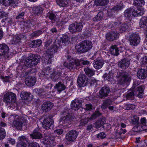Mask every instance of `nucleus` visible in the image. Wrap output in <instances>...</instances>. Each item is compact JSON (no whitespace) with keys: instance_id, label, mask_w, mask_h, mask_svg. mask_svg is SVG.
Instances as JSON below:
<instances>
[{"instance_id":"f257e3e1","label":"nucleus","mask_w":147,"mask_h":147,"mask_svg":"<svg viewBox=\"0 0 147 147\" xmlns=\"http://www.w3.org/2000/svg\"><path fill=\"white\" fill-rule=\"evenodd\" d=\"M69 110L67 108H65L62 113V114L64 116L61 117L59 119L60 123L62 122L67 126L72 123L73 121L76 119L74 116L71 115L69 113Z\"/></svg>"},{"instance_id":"f03ea898","label":"nucleus","mask_w":147,"mask_h":147,"mask_svg":"<svg viewBox=\"0 0 147 147\" xmlns=\"http://www.w3.org/2000/svg\"><path fill=\"white\" fill-rule=\"evenodd\" d=\"M9 120L13 125L18 129H22V125L24 122V118L18 115H11L8 119Z\"/></svg>"},{"instance_id":"7ed1b4c3","label":"nucleus","mask_w":147,"mask_h":147,"mask_svg":"<svg viewBox=\"0 0 147 147\" xmlns=\"http://www.w3.org/2000/svg\"><path fill=\"white\" fill-rule=\"evenodd\" d=\"M40 56L36 54H31L29 57L26 58L24 64L26 66L30 67L35 66L39 62Z\"/></svg>"},{"instance_id":"20e7f679","label":"nucleus","mask_w":147,"mask_h":147,"mask_svg":"<svg viewBox=\"0 0 147 147\" xmlns=\"http://www.w3.org/2000/svg\"><path fill=\"white\" fill-rule=\"evenodd\" d=\"M92 47V44L89 40L84 41L77 45L76 49L78 52L81 53L86 52L91 49Z\"/></svg>"},{"instance_id":"39448f33","label":"nucleus","mask_w":147,"mask_h":147,"mask_svg":"<svg viewBox=\"0 0 147 147\" xmlns=\"http://www.w3.org/2000/svg\"><path fill=\"white\" fill-rule=\"evenodd\" d=\"M119 83L120 84H123L131 80V76L127 72L121 71L118 73Z\"/></svg>"},{"instance_id":"423d86ee","label":"nucleus","mask_w":147,"mask_h":147,"mask_svg":"<svg viewBox=\"0 0 147 147\" xmlns=\"http://www.w3.org/2000/svg\"><path fill=\"white\" fill-rule=\"evenodd\" d=\"M67 59L69 61V63L66 66V67L70 70L74 71L79 69V60L74 59L69 56H67Z\"/></svg>"},{"instance_id":"0eeeda50","label":"nucleus","mask_w":147,"mask_h":147,"mask_svg":"<svg viewBox=\"0 0 147 147\" xmlns=\"http://www.w3.org/2000/svg\"><path fill=\"white\" fill-rule=\"evenodd\" d=\"M129 36V42L130 45L135 46H137L139 44L140 38L138 33H133L130 35Z\"/></svg>"},{"instance_id":"6e6552de","label":"nucleus","mask_w":147,"mask_h":147,"mask_svg":"<svg viewBox=\"0 0 147 147\" xmlns=\"http://www.w3.org/2000/svg\"><path fill=\"white\" fill-rule=\"evenodd\" d=\"M16 100V96L15 94L8 92L5 94L3 98L4 102L7 105L11 103H15Z\"/></svg>"},{"instance_id":"1a4fd4ad","label":"nucleus","mask_w":147,"mask_h":147,"mask_svg":"<svg viewBox=\"0 0 147 147\" xmlns=\"http://www.w3.org/2000/svg\"><path fill=\"white\" fill-rule=\"evenodd\" d=\"M83 27V25L81 23L75 22L69 25V29L70 32H78L82 30Z\"/></svg>"},{"instance_id":"9d476101","label":"nucleus","mask_w":147,"mask_h":147,"mask_svg":"<svg viewBox=\"0 0 147 147\" xmlns=\"http://www.w3.org/2000/svg\"><path fill=\"white\" fill-rule=\"evenodd\" d=\"M111 90L109 87L107 86H105L101 88L98 94V97L102 99L108 96Z\"/></svg>"},{"instance_id":"9b49d317","label":"nucleus","mask_w":147,"mask_h":147,"mask_svg":"<svg viewBox=\"0 0 147 147\" xmlns=\"http://www.w3.org/2000/svg\"><path fill=\"white\" fill-rule=\"evenodd\" d=\"M9 48L5 44H0V56L5 59L9 58Z\"/></svg>"},{"instance_id":"f8f14e48","label":"nucleus","mask_w":147,"mask_h":147,"mask_svg":"<svg viewBox=\"0 0 147 147\" xmlns=\"http://www.w3.org/2000/svg\"><path fill=\"white\" fill-rule=\"evenodd\" d=\"M62 69H59V70H55L53 69L52 73L51 74L50 77L52 81L56 82L58 79H62Z\"/></svg>"},{"instance_id":"ddd939ff","label":"nucleus","mask_w":147,"mask_h":147,"mask_svg":"<svg viewBox=\"0 0 147 147\" xmlns=\"http://www.w3.org/2000/svg\"><path fill=\"white\" fill-rule=\"evenodd\" d=\"M42 126L43 128L47 130L53 128L54 126L53 121L50 118H46L43 121Z\"/></svg>"},{"instance_id":"4468645a","label":"nucleus","mask_w":147,"mask_h":147,"mask_svg":"<svg viewBox=\"0 0 147 147\" xmlns=\"http://www.w3.org/2000/svg\"><path fill=\"white\" fill-rule=\"evenodd\" d=\"M87 81V77L85 74H80L78 78V85L80 87L85 86L86 85Z\"/></svg>"},{"instance_id":"2eb2a0df","label":"nucleus","mask_w":147,"mask_h":147,"mask_svg":"<svg viewBox=\"0 0 147 147\" xmlns=\"http://www.w3.org/2000/svg\"><path fill=\"white\" fill-rule=\"evenodd\" d=\"M19 0H0V3L6 6H11L15 8L19 4Z\"/></svg>"},{"instance_id":"dca6fc26","label":"nucleus","mask_w":147,"mask_h":147,"mask_svg":"<svg viewBox=\"0 0 147 147\" xmlns=\"http://www.w3.org/2000/svg\"><path fill=\"white\" fill-rule=\"evenodd\" d=\"M78 133L75 130H72L69 131L66 134V139L69 141H73L77 137Z\"/></svg>"},{"instance_id":"f3484780","label":"nucleus","mask_w":147,"mask_h":147,"mask_svg":"<svg viewBox=\"0 0 147 147\" xmlns=\"http://www.w3.org/2000/svg\"><path fill=\"white\" fill-rule=\"evenodd\" d=\"M61 41L58 40L55 44L52 45L48 48L47 51L50 52V54L53 55V54L57 51L58 49L61 47Z\"/></svg>"},{"instance_id":"a211bd4d","label":"nucleus","mask_w":147,"mask_h":147,"mask_svg":"<svg viewBox=\"0 0 147 147\" xmlns=\"http://www.w3.org/2000/svg\"><path fill=\"white\" fill-rule=\"evenodd\" d=\"M82 100L81 99H76L71 103V108L74 110H78L82 106Z\"/></svg>"},{"instance_id":"6ab92c4d","label":"nucleus","mask_w":147,"mask_h":147,"mask_svg":"<svg viewBox=\"0 0 147 147\" xmlns=\"http://www.w3.org/2000/svg\"><path fill=\"white\" fill-rule=\"evenodd\" d=\"M119 34L117 31H113L106 34V38L107 40L110 41L117 39L119 37Z\"/></svg>"},{"instance_id":"aec40b11","label":"nucleus","mask_w":147,"mask_h":147,"mask_svg":"<svg viewBox=\"0 0 147 147\" xmlns=\"http://www.w3.org/2000/svg\"><path fill=\"white\" fill-rule=\"evenodd\" d=\"M130 64V61L129 59L124 58L118 62V65L119 67L124 69L127 68Z\"/></svg>"},{"instance_id":"412c9836","label":"nucleus","mask_w":147,"mask_h":147,"mask_svg":"<svg viewBox=\"0 0 147 147\" xmlns=\"http://www.w3.org/2000/svg\"><path fill=\"white\" fill-rule=\"evenodd\" d=\"M19 142L17 147H26V143L28 142V139L25 136H22L18 138Z\"/></svg>"},{"instance_id":"4be33fe9","label":"nucleus","mask_w":147,"mask_h":147,"mask_svg":"<svg viewBox=\"0 0 147 147\" xmlns=\"http://www.w3.org/2000/svg\"><path fill=\"white\" fill-rule=\"evenodd\" d=\"M36 81V78L34 76H30L26 78L25 80L26 85L29 86H32L35 84Z\"/></svg>"},{"instance_id":"5701e85b","label":"nucleus","mask_w":147,"mask_h":147,"mask_svg":"<svg viewBox=\"0 0 147 147\" xmlns=\"http://www.w3.org/2000/svg\"><path fill=\"white\" fill-rule=\"evenodd\" d=\"M137 77L140 80H143L147 77V71L145 69H140L137 73Z\"/></svg>"},{"instance_id":"b1692460","label":"nucleus","mask_w":147,"mask_h":147,"mask_svg":"<svg viewBox=\"0 0 147 147\" xmlns=\"http://www.w3.org/2000/svg\"><path fill=\"white\" fill-rule=\"evenodd\" d=\"M53 107L52 103L49 101L44 102L42 106V110L44 112H47L50 111Z\"/></svg>"},{"instance_id":"393cba45","label":"nucleus","mask_w":147,"mask_h":147,"mask_svg":"<svg viewBox=\"0 0 147 147\" xmlns=\"http://www.w3.org/2000/svg\"><path fill=\"white\" fill-rule=\"evenodd\" d=\"M33 96L30 93L26 92L23 91L21 93L20 97L23 100H25L28 101H30L32 100Z\"/></svg>"},{"instance_id":"a878e982","label":"nucleus","mask_w":147,"mask_h":147,"mask_svg":"<svg viewBox=\"0 0 147 147\" xmlns=\"http://www.w3.org/2000/svg\"><path fill=\"white\" fill-rule=\"evenodd\" d=\"M104 64L103 61L100 59H97L94 60L93 63L94 67L98 69L101 68L103 66Z\"/></svg>"},{"instance_id":"bb28decb","label":"nucleus","mask_w":147,"mask_h":147,"mask_svg":"<svg viewBox=\"0 0 147 147\" xmlns=\"http://www.w3.org/2000/svg\"><path fill=\"white\" fill-rule=\"evenodd\" d=\"M25 36V35L22 34L14 36L13 37L12 43L15 44L19 43L21 42L22 39L24 38Z\"/></svg>"},{"instance_id":"cd10ccee","label":"nucleus","mask_w":147,"mask_h":147,"mask_svg":"<svg viewBox=\"0 0 147 147\" xmlns=\"http://www.w3.org/2000/svg\"><path fill=\"white\" fill-rule=\"evenodd\" d=\"M30 136L32 139H40L42 138V135L38 129H34L32 133L30 134Z\"/></svg>"},{"instance_id":"c85d7f7f","label":"nucleus","mask_w":147,"mask_h":147,"mask_svg":"<svg viewBox=\"0 0 147 147\" xmlns=\"http://www.w3.org/2000/svg\"><path fill=\"white\" fill-rule=\"evenodd\" d=\"M54 87L55 89L57 90L59 93L62 91L65 90L66 88L64 84L61 82H58L55 85Z\"/></svg>"},{"instance_id":"c756f323","label":"nucleus","mask_w":147,"mask_h":147,"mask_svg":"<svg viewBox=\"0 0 147 147\" xmlns=\"http://www.w3.org/2000/svg\"><path fill=\"white\" fill-rule=\"evenodd\" d=\"M131 25L129 23H123L121 24L119 28L120 31L121 32L125 31L127 29L130 30L131 28Z\"/></svg>"},{"instance_id":"7c9ffc66","label":"nucleus","mask_w":147,"mask_h":147,"mask_svg":"<svg viewBox=\"0 0 147 147\" xmlns=\"http://www.w3.org/2000/svg\"><path fill=\"white\" fill-rule=\"evenodd\" d=\"M144 14L143 10L142 8H139L137 10L132 8V14L134 16H141Z\"/></svg>"},{"instance_id":"2f4dec72","label":"nucleus","mask_w":147,"mask_h":147,"mask_svg":"<svg viewBox=\"0 0 147 147\" xmlns=\"http://www.w3.org/2000/svg\"><path fill=\"white\" fill-rule=\"evenodd\" d=\"M140 27L142 28H147V17H142L140 21Z\"/></svg>"},{"instance_id":"473e14b6","label":"nucleus","mask_w":147,"mask_h":147,"mask_svg":"<svg viewBox=\"0 0 147 147\" xmlns=\"http://www.w3.org/2000/svg\"><path fill=\"white\" fill-rule=\"evenodd\" d=\"M144 87L143 86H139L136 89V94L138 97L140 98L142 97L144 94L143 91L144 90Z\"/></svg>"},{"instance_id":"72a5a7b5","label":"nucleus","mask_w":147,"mask_h":147,"mask_svg":"<svg viewBox=\"0 0 147 147\" xmlns=\"http://www.w3.org/2000/svg\"><path fill=\"white\" fill-rule=\"evenodd\" d=\"M109 0H95L94 4L97 6H104L109 3Z\"/></svg>"},{"instance_id":"f704fd0d","label":"nucleus","mask_w":147,"mask_h":147,"mask_svg":"<svg viewBox=\"0 0 147 147\" xmlns=\"http://www.w3.org/2000/svg\"><path fill=\"white\" fill-rule=\"evenodd\" d=\"M112 101L110 99H107L103 101V102L101 106V108L102 109H105L109 106L112 105Z\"/></svg>"},{"instance_id":"c9c22d12","label":"nucleus","mask_w":147,"mask_h":147,"mask_svg":"<svg viewBox=\"0 0 147 147\" xmlns=\"http://www.w3.org/2000/svg\"><path fill=\"white\" fill-rule=\"evenodd\" d=\"M124 5L123 3H120L116 5L113 7L111 10L113 11L118 12L124 8Z\"/></svg>"},{"instance_id":"e433bc0d","label":"nucleus","mask_w":147,"mask_h":147,"mask_svg":"<svg viewBox=\"0 0 147 147\" xmlns=\"http://www.w3.org/2000/svg\"><path fill=\"white\" fill-rule=\"evenodd\" d=\"M8 13L3 11L0 12V19L3 18L1 22L3 23L4 24H5V21L8 18Z\"/></svg>"},{"instance_id":"4c0bfd02","label":"nucleus","mask_w":147,"mask_h":147,"mask_svg":"<svg viewBox=\"0 0 147 147\" xmlns=\"http://www.w3.org/2000/svg\"><path fill=\"white\" fill-rule=\"evenodd\" d=\"M84 71L86 74L88 76H91L95 74V71L93 69L89 67L85 68Z\"/></svg>"},{"instance_id":"58836bf2","label":"nucleus","mask_w":147,"mask_h":147,"mask_svg":"<svg viewBox=\"0 0 147 147\" xmlns=\"http://www.w3.org/2000/svg\"><path fill=\"white\" fill-rule=\"evenodd\" d=\"M110 51L112 55L115 56H117L119 55V50L116 45L112 46L111 47Z\"/></svg>"},{"instance_id":"ea45409f","label":"nucleus","mask_w":147,"mask_h":147,"mask_svg":"<svg viewBox=\"0 0 147 147\" xmlns=\"http://www.w3.org/2000/svg\"><path fill=\"white\" fill-rule=\"evenodd\" d=\"M132 8H128L124 12V16L125 19H129L131 16V13L132 12Z\"/></svg>"},{"instance_id":"a19ab883","label":"nucleus","mask_w":147,"mask_h":147,"mask_svg":"<svg viewBox=\"0 0 147 147\" xmlns=\"http://www.w3.org/2000/svg\"><path fill=\"white\" fill-rule=\"evenodd\" d=\"M42 41L40 40H37L32 41L31 45L33 48L38 47L42 44Z\"/></svg>"},{"instance_id":"79ce46f5","label":"nucleus","mask_w":147,"mask_h":147,"mask_svg":"<svg viewBox=\"0 0 147 147\" xmlns=\"http://www.w3.org/2000/svg\"><path fill=\"white\" fill-rule=\"evenodd\" d=\"M103 13L102 11H100L97 15L93 18V20L94 21H97L101 20L103 18Z\"/></svg>"},{"instance_id":"37998d69","label":"nucleus","mask_w":147,"mask_h":147,"mask_svg":"<svg viewBox=\"0 0 147 147\" xmlns=\"http://www.w3.org/2000/svg\"><path fill=\"white\" fill-rule=\"evenodd\" d=\"M53 70L49 67H47L42 70L41 74L45 76L48 75L50 73H52Z\"/></svg>"},{"instance_id":"c03bdc74","label":"nucleus","mask_w":147,"mask_h":147,"mask_svg":"<svg viewBox=\"0 0 147 147\" xmlns=\"http://www.w3.org/2000/svg\"><path fill=\"white\" fill-rule=\"evenodd\" d=\"M42 12V9L40 7L34 8L32 10V13L35 15L40 14Z\"/></svg>"},{"instance_id":"a18cd8bd","label":"nucleus","mask_w":147,"mask_h":147,"mask_svg":"<svg viewBox=\"0 0 147 147\" xmlns=\"http://www.w3.org/2000/svg\"><path fill=\"white\" fill-rule=\"evenodd\" d=\"M46 56L45 58V63H47V64L51 63L53 60V56L52 54H48Z\"/></svg>"},{"instance_id":"49530a36","label":"nucleus","mask_w":147,"mask_h":147,"mask_svg":"<svg viewBox=\"0 0 147 147\" xmlns=\"http://www.w3.org/2000/svg\"><path fill=\"white\" fill-rule=\"evenodd\" d=\"M69 0H57V4L61 7L66 6L68 3Z\"/></svg>"},{"instance_id":"de8ad7c7","label":"nucleus","mask_w":147,"mask_h":147,"mask_svg":"<svg viewBox=\"0 0 147 147\" xmlns=\"http://www.w3.org/2000/svg\"><path fill=\"white\" fill-rule=\"evenodd\" d=\"M62 42L66 45H68L70 42V38L67 35L63 34L61 38Z\"/></svg>"},{"instance_id":"09e8293b","label":"nucleus","mask_w":147,"mask_h":147,"mask_svg":"<svg viewBox=\"0 0 147 147\" xmlns=\"http://www.w3.org/2000/svg\"><path fill=\"white\" fill-rule=\"evenodd\" d=\"M48 16L49 18L51 20L52 23H54L56 20L57 18L55 13H48Z\"/></svg>"},{"instance_id":"8fccbe9b","label":"nucleus","mask_w":147,"mask_h":147,"mask_svg":"<svg viewBox=\"0 0 147 147\" xmlns=\"http://www.w3.org/2000/svg\"><path fill=\"white\" fill-rule=\"evenodd\" d=\"M101 115V114L98 111H96L93 113L91 117L89 118L90 120H93L99 117Z\"/></svg>"},{"instance_id":"3c124183","label":"nucleus","mask_w":147,"mask_h":147,"mask_svg":"<svg viewBox=\"0 0 147 147\" xmlns=\"http://www.w3.org/2000/svg\"><path fill=\"white\" fill-rule=\"evenodd\" d=\"M6 131L5 129L0 127V140H3L6 136Z\"/></svg>"},{"instance_id":"603ef678","label":"nucleus","mask_w":147,"mask_h":147,"mask_svg":"<svg viewBox=\"0 0 147 147\" xmlns=\"http://www.w3.org/2000/svg\"><path fill=\"white\" fill-rule=\"evenodd\" d=\"M144 0H134V5L137 6L142 7L144 4Z\"/></svg>"},{"instance_id":"864d4df0","label":"nucleus","mask_w":147,"mask_h":147,"mask_svg":"<svg viewBox=\"0 0 147 147\" xmlns=\"http://www.w3.org/2000/svg\"><path fill=\"white\" fill-rule=\"evenodd\" d=\"M103 77L104 79L106 80L109 81L112 78V74L111 73H105L104 74Z\"/></svg>"},{"instance_id":"5fc2aeb1","label":"nucleus","mask_w":147,"mask_h":147,"mask_svg":"<svg viewBox=\"0 0 147 147\" xmlns=\"http://www.w3.org/2000/svg\"><path fill=\"white\" fill-rule=\"evenodd\" d=\"M1 79L2 80V81L4 83H6L9 82V80L11 79V77L9 76H0Z\"/></svg>"},{"instance_id":"6e6d98bb","label":"nucleus","mask_w":147,"mask_h":147,"mask_svg":"<svg viewBox=\"0 0 147 147\" xmlns=\"http://www.w3.org/2000/svg\"><path fill=\"white\" fill-rule=\"evenodd\" d=\"M139 118L137 116H134L131 118V123L132 124L136 125L139 123Z\"/></svg>"},{"instance_id":"4d7b16f0","label":"nucleus","mask_w":147,"mask_h":147,"mask_svg":"<svg viewBox=\"0 0 147 147\" xmlns=\"http://www.w3.org/2000/svg\"><path fill=\"white\" fill-rule=\"evenodd\" d=\"M42 33V31L38 30L32 32L31 34L32 37H37L39 36Z\"/></svg>"},{"instance_id":"13d9d810","label":"nucleus","mask_w":147,"mask_h":147,"mask_svg":"<svg viewBox=\"0 0 147 147\" xmlns=\"http://www.w3.org/2000/svg\"><path fill=\"white\" fill-rule=\"evenodd\" d=\"M35 90L36 91H37L38 94L40 96H42L45 94V91L43 89H35Z\"/></svg>"},{"instance_id":"bf43d9fd","label":"nucleus","mask_w":147,"mask_h":147,"mask_svg":"<svg viewBox=\"0 0 147 147\" xmlns=\"http://www.w3.org/2000/svg\"><path fill=\"white\" fill-rule=\"evenodd\" d=\"M134 93L133 91L128 92L126 96L127 99H132L134 98Z\"/></svg>"},{"instance_id":"052dcab7","label":"nucleus","mask_w":147,"mask_h":147,"mask_svg":"<svg viewBox=\"0 0 147 147\" xmlns=\"http://www.w3.org/2000/svg\"><path fill=\"white\" fill-rule=\"evenodd\" d=\"M89 120H90L89 118H86L85 119H82L80 121V124L81 125H84L85 124L87 123Z\"/></svg>"},{"instance_id":"680f3d73","label":"nucleus","mask_w":147,"mask_h":147,"mask_svg":"<svg viewBox=\"0 0 147 147\" xmlns=\"http://www.w3.org/2000/svg\"><path fill=\"white\" fill-rule=\"evenodd\" d=\"M106 135L104 132H100L97 135V137L100 139H103L106 137Z\"/></svg>"},{"instance_id":"e2e57ef3","label":"nucleus","mask_w":147,"mask_h":147,"mask_svg":"<svg viewBox=\"0 0 147 147\" xmlns=\"http://www.w3.org/2000/svg\"><path fill=\"white\" fill-rule=\"evenodd\" d=\"M85 109L88 111H91L93 108V107L91 103L87 104L85 105Z\"/></svg>"},{"instance_id":"0e129e2a","label":"nucleus","mask_w":147,"mask_h":147,"mask_svg":"<svg viewBox=\"0 0 147 147\" xmlns=\"http://www.w3.org/2000/svg\"><path fill=\"white\" fill-rule=\"evenodd\" d=\"M140 63L142 65H145L147 63V56H145L140 59Z\"/></svg>"},{"instance_id":"69168bd1","label":"nucleus","mask_w":147,"mask_h":147,"mask_svg":"<svg viewBox=\"0 0 147 147\" xmlns=\"http://www.w3.org/2000/svg\"><path fill=\"white\" fill-rule=\"evenodd\" d=\"M79 66L81 65V64H82L84 65H88L89 64V62L87 60H84L82 59L79 60Z\"/></svg>"},{"instance_id":"338daca9","label":"nucleus","mask_w":147,"mask_h":147,"mask_svg":"<svg viewBox=\"0 0 147 147\" xmlns=\"http://www.w3.org/2000/svg\"><path fill=\"white\" fill-rule=\"evenodd\" d=\"M52 42V40L51 38L47 39L45 43V46L47 47L49 46Z\"/></svg>"},{"instance_id":"774afa93","label":"nucleus","mask_w":147,"mask_h":147,"mask_svg":"<svg viewBox=\"0 0 147 147\" xmlns=\"http://www.w3.org/2000/svg\"><path fill=\"white\" fill-rule=\"evenodd\" d=\"M28 147H40V146L38 144L34 142L29 144Z\"/></svg>"}]
</instances>
